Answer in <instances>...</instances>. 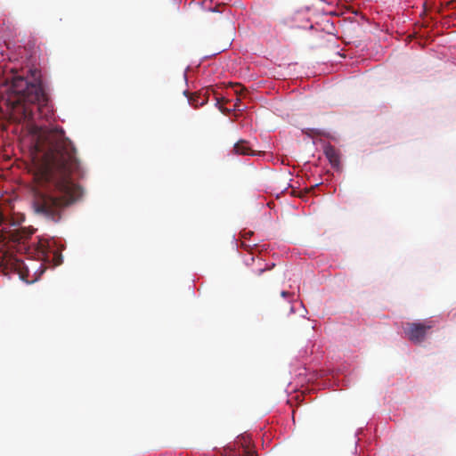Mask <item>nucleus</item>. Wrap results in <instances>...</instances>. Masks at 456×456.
<instances>
[{
	"label": "nucleus",
	"instance_id": "nucleus-2",
	"mask_svg": "<svg viewBox=\"0 0 456 456\" xmlns=\"http://www.w3.org/2000/svg\"><path fill=\"white\" fill-rule=\"evenodd\" d=\"M31 234L32 232L25 227H15L9 230L4 228L0 234L1 265L6 271L17 273L20 279L27 283H33L39 279L45 271L43 264L33 260L25 263L10 253L9 249L16 244H24Z\"/></svg>",
	"mask_w": 456,
	"mask_h": 456
},
{
	"label": "nucleus",
	"instance_id": "nucleus-7",
	"mask_svg": "<svg viewBox=\"0 0 456 456\" xmlns=\"http://www.w3.org/2000/svg\"><path fill=\"white\" fill-rule=\"evenodd\" d=\"M225 456H240V452H237L235 449L227 447L224 449ZM243 456H256V452L248 448H243Z\"/></svg>",
	"mask_w": 456,
	"mask_h": 456
},
{
	"label": "nucleus",
	"instance_id": "nucleus-1",
	"mask_svg": "<svg viewBox=\"0 0 456 456\" xmlns=\"http://www.w3.org/2000/svg\"><path fill=\"white\" fill-rule=\"evenodd\" d=\"M12 103L21 118L31 126L37 135L36 151L41 155L36 177L45 184H38L34 192V212L53 223L62 217L64 209L82 195L81 188L73 183L71 175L78 168L76 148L61 126H44L39 119L50 120L53 115L36 67L22 68L12 82Z\"/></svg>",
	"mask_w": 456,
	"mask_h": 456
},
{
	"label": "nucleus",
	"instance_id": "nucleus-6",
	"mask_svg": "<svg viewBox=\"0 0 456 456\" xmlns=\"http://www.w3.org/2000/svg\"><path fill=\"white\" fill-rule=\"evenodd\" d=\"M233 151L236 154L239 155H251L254 156L256 154V151L251 149L248 142L245 140H240L238 142L234 144Z\"/></svg>",
	"mask_w": 456,
	"mask_h": 456
},
{
	"label": "nucleus",
	"instance_id": "nucleus-3",
	"mask_svg": "<svg viewBox=\"0 0 456 456\" xmlns=\"http://www.w3.org/2000/svg\"><path fill=\"white\" fill-rule=\"evenodd\" d=\"M433 327V321H427L425 322H407L404 332L409 340L415 344H419L425 340L428 331Z\"/></svg>",
	"mask_w": 456,
	"mask_h": 456
},
{
	"label": "nucleus",
	"instance_id": "nucleus-10",
	"mask_svg": "<svg viewBox=\"0 0 456 456\" xmlns=\"http://www.w3.org/2000/svg\"><path fill=\"white\" fill-rule=\"evenodd\" d=\"M234 108L238 110H240V98L237 97L236 102L234 104Z\"/></svg>",
	"mask_w": 456,
	"mask_h": 456
},
{
	"label": "nucleus",
	"instance_id": "nucleus-8",
	"mask_svg": "<svg viewBox=\"0 0 456 456\" xmlns=\"http://www.w3.org/2000/svg\"><path fill=\"white\" fill-rule=\"evenodd\" d=\"M232 87L234 88V93L238 96L245 97L246 94L248 93V90L240 84H233L232 85Z\"/></svg>",
	"mask_w": 456,
	"mask_h": 456
},
{
	"label": "nucleus",
	"instance_id": "nucleus-9",
	"mask_svg": "<svg viewBox=\"0 0 456 456\" xmlns=\"http://www.w3.org/2000/svg\"><path fill=\"white\" fill-rule=\"evenodd\" d=\"M304 131L308 136H311V137L318 136V135H326V134L322 130L316 129V128H306Z\"/></svg>",
	"mask_w": 456,
	"mask_h": 456
},
{
	"label": "nucleus",
	"instance_id": "nucleus-12",
	"mask_svg": "<svg viewBox=\"0 0 456 456\" xmlns=\"http://www.w3.org/2000/svg\"><path fill=\"white\" fill-rule=\"evenodd\" d=\"M265 270L264 269H259L258 270V274H261Z\"/></svg>",
	"mask_w": 456,
	"mask_h": 456
},
{
	"label": "nucleus",
	"instance_id": "nucleus-4",
	"mask_svg": "<svg viewBox=\"0 0 456 456\" xmlns=\"http://www.w3.org/2000/svg\"><path fill=\"white\" fill-rule=\"evenodd\" d=\"M184 94L188 96L189 104L197 109L200 106L205 105L208 102V91H200L189 94L186 91Z\"/></svg>",
	"mask_w": 456,
	"mask_h": 456
},
{
	"label": "nucleus",
	"instance_id": "nucleus-11",
	"mask_svg": "<svg viewBox=\"0 0 456 456\" xmlns=\"http://www.w3.org/2000/svg\"><path fill=\"white\" fill-rule=\"evenodd\" d=\"M281 297H293V294L292 293H289L288 291H282L281 293Z\"/></svg>",
	"mask_w": 456,
	"mask_h": 456
},
{
	"label": "nucleus",
	"instance_id": "nucleus-5",
	"mask_svg": "<svg viewBox=\"0 0 456 456\" xmlns=\"http://www.w3.org/2000/svg\"><path fill=\"white\" fill-rule=\"evenodd\" d=\"M324 154L333 167H338L340 163L339 154L334 146L330 144L325 146Z\"/></svg>",
	"mask_w": 456,
	"mask_h": 456
}]
</instances>
